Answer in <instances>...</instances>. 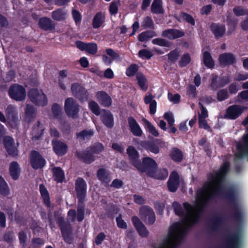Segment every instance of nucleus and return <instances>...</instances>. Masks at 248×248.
Masks as SVG:
<instances>
[{
    "label": "nucleus",
    "mask_w": 248,
    "mask_h": 248,
    "mask_svg": "<svg viewBox=\"0 0 248 248\" xmlns=\"http://www.w3.org/2000/svg\"><path fill=\"white\" fill-rule=\"evenodd\" d=\"M57 221L60 228L63 240L67 244H71L74 241V239L72 235L73 230L71 224L66 223L62 217H58L57 218Z\"/></svg>",
    "instance_id": "6"
},
{
    "label": "nucleus",
    "mask_w": 248,
    "mask_h": 248,
    "mask_svg": "<svg viewBox=\"0 0 248 248\" xmlns=\"http://www.w3.org/2000/svg\"><path fill=\"white\" fill-rule=\"evenodd\" d=\"M37 109L32 105L27 104L25 109V121L30 123L35 118Z\"/></svg>",
    "instance_id": "30"
},
{
    "label": "nucleus",
    "mask_w": 248,
    "mask_h": 248,
    "mask_svg": "<svg viewBox=\"0 0 248 248\" xmlns=\"http://www.w3.org/2000/svg\"><path fill=\"white\" fill-rule=\"evenodd\" d=\"M138 69L139 67L137 64H131L129 67H128L126 68L125 72L126 75L129 77H133L138 72Z\"/></svg>",
    "instance_id": "55"
},
{
    "label": "nucleus",
    "mask_w": 248,
    "mask_h": 248,
    "mask_svg": "<svg viewBox=\"0 0 248 248\" xmlns=\"http://www.w3.org/2000/svg\"><path fill=\"white\" fill-rule=\"evenodd\" d=\"M88 107L91 111L96 116H99L101 112V109L98 104L93 100H91L89 102Z\"/></svg>",
    "instance_id": "51"
},
{
    "label": "nucleus",
    "mask_w": 248,
    "mask_h": 248,
    "mask_svg": "<svg viewBox=\"0 0 248 248\" xmlns=\"http://www.w3.org/2000/svg\"><path fill=\"white\" fill-rule=\"evenodd\" d=\"M39 191L41 196L43 199L44 203L47 207H50L51 206V202L50 200L49 194L43 184L39 185Z\"/></svg>",
    "instance_id": "38"
},
{
    "label": "nucleus",
    "mask_w": 248,
    "mask_h": 248,
    "mask_svg": "<svg viewBox=\"0 0 248 248\" xmlns=\"http://www.w3.org/2000/svg\"><path fill=\"white\" fill-rule=\"evenodd\" d=\"M96 176L101 183L106 185L111 181L110 174L104 168L99 169L97 171Z\"/></svg>",
    "instance_id": "36"
},
{
    "label": "nucleus",
    "mask_w": 248,
    "mask_h": 248,
    "mask_svg": "<svg viewBox=\"0 0 248 248\" xmlns=\"http://www.w3.org/2000/svg\"><path fill=\"white\" fill-rule=\"evenodd\" d=\"M30 164L33 169L38 170L44 168L46 161L38 151L32 150L30 154Z\"/></svg>",
    "instance_id": "12"
},
{
    "label": "nucleus",
    "mask_w": 248,
    "mask_h": 248,
    "mask_svg": "<svg viewBox=\"0 0 248 248\" xmlns=\"http://www.w3.org/2000/svg\"><path fill=\"white\" fill-rule=\"evenodd\" d=\"M100 120L107 127L111 128L114 126V117L111 111L105 108L101 109Z\"/></svg>",
    "instance_id": "20"
},
{
    "label": "nucleus",
    "mask_w": 248,
    "mask_h": 248,
    "mask_svg": "<svg viewBox=\"0 0 248 248\" xmlns=\"http://www.w3.org/2000/svg\"><path fill=\"white\" fill-rule=\"evenodd\" d=\"M8 94L11 99L16 101H22L26 98V92L23 86L15 83L10 86Z\"/></svg>",
    "instance_id": "8"
},
{
    "label": "nucleus",
    "mask_w": 248,
    "mask_h": 248,
    "mask_svg": "<svg viewBox=\"0 0 248 248\" xmlns=\"http://www.w3.org/2000/svg\"><path fill=\"white\" fill-rule=\"evenodd\" d=\"M247 131H248V127H247ZM244 144L238 143L237 145V149L238 151L244 150L248 151V133L243 136Z\"/></svg>",
    "instance_id": "57"
},
{
    "label": "nucleus",
    "mask_w": 248,
    "mask_h": 248,
    "mask_svg": "<svg viewBox=\"0 0 248 248\" xmlns=\"http://www.w3.org/2000/svg\"><path fill=\"white\" fill-rule=\"evenodd\" d=\"M127 122L129 129L132 134L137 137L141 136L142 134V129L135 119L132 116H130L127 118Z\"/></svg>",
    "instance_id": "23"
},
{
    "label": "nucleus",
    "mask_w": 248,
    "mask_h": 248,
    "mask_svg": "<svg viewBox=\"0 0 248 248\" xmlns=\"http://www.w3.org/2000/svg\"><path fill=\"white\" fill-rule=\"evenodd\" d=\"M141 219L147 225H153L155 221V215L153 209L149 206H143L140 209Z\"/></svg>",
    "instance_id": "11"
},
{
    "label": "nucleus",
    "mask_w": 248,
    "mask_h": 248,
    "mask_svg": "<svg viewBox=\"0 0 248 248\" xmlns=\"http://www.w3.org/2000/svg\"><path fill=\"white\" fill-rule=\"evenodd\" d=\"M9 194V187L4 178L0 175V195L3 197H6Z\"/></svg>",
    "instance_id": "45"
},
{
    "label": "nucleus",
    "mask_w": 248,
    "mask_h": 248,
    "mask_svg": "<svg viewBox=\"0 0 248 248\" xmlns=\"http://www.w3.org/2000/svg\"><path fill=\"white\" fill-rule=\"evenodd\" d=\"M180 184V176L176 171H173L171 172L167 182V187L168 190L170 192H175L179 186Z\"/></svg>",
    "instance_id": "16"
},
{
    "label": "nucleus",
    "mask_w": 248,
    "mask_h": 248,
    "mask_svg": "<svg viewBox=\"0 0 248 248\" xmlns=\"http://www.w3.org/2000/svg\"><path fill=\"white\" fill-rule=\"evenodd\" d=\"M107 54L111 58L106 55L102 56L103 62L107 65H109L112 63V60H117L120 58L119 54L115 52L112 48H107L106 49Z\"/></svg>",
    "instance_id": "31"
},
{
    "label": "nucleus",
    "mask_w": 248,
    "mask_h": 248,
    "mask_svg": "<svg viewBox=\"0 0 248 248\" xmlns=\"http://www.w3.org/2000/svg\"><path fill=\"white\" fill-rule=\"evenodd\" d=\"M180 16L183 20H185L190 25L192 26H194L195 25V21L192 16L184 12H181L180 13Z\"/></svg>",
    "instance_id": "56"
},
{
    "label": "nucleus",
    "mask_w": 248,
    "mask_h": 248,
    "mask_svg": "<svg viewBox=\"0 0 248 248\" xmlns=\"http://www.w3.org/2000/svg\"><path fill=\"white\" fill-rule=\"evenodd\" d=\"M28 95L31 102L36 106L44 107L47 104V98L42 90L31 89Z\"/></svg>",
    "instance_id": "5"
},
{
    "label": "nucleus",
    "mask_w": 248,
    "mask_h": 248,
    "mask_svg": "<svg viewBox=\"0 0 248 248\" xmlns=\"http://www.w3.org/2000/svg\"><path fill=\"white\" fill-rule=\"evenodd\" d=\"M80 107L77 101L72 97H68L65 100L64 111L67 116L70 118L76 119L78 117Z\"/></svg>",
    "instance_id": "7"
},
{
    "label": "nucleus",
    "mask_w": 248,
    "mask_h": 248,
    "mask_svg": "<svg viewBox=\"0 0 248 248\" xmlns=\"http://www.w3.org/2000/svg\"><path fill=\"white\" fill-rule=\"evenodd\" d=\"M172 207L174 212L176 215L183 217L185 215L182 206L178 202H174L172 203Z\"/></svg>",
    "instance_id": "54"
},
{
    "label": "nucleus",
    "mask_w": 248,
    "mask_h": 248,
    "mask_svg": "<svg viewBox=\"0 0 248 248\" xmlns=\"http://www.w3.org/2000/svg\"><path fill=\"white\" fill-rule=\"evenodd\" d=\"M52 176L53 179L57 183H62L65 179L64 171L60 167H54L52 170Z\"/></svg>",
    "instance_id": "34"
},
{
    "label": "nucleus",
    "mask_w": 248,
    "mask_h": 248,
    "mask_svg": "<svg viewBox=\"0 0 248 248\" xmlns=\"http://www.w3.org/2000/svg\"><path fill=\"white\" fill-rule=\"evenodd\" d=\"M3 143L4 148L7 154L12 157H16L18 155V150L15 146L14 139L9 136L3 137Z\"/></svg>",
    "instance_id": "13"
},
{
    "label": "nucleus",
    "mask_w": 248,
    "mask_h": 248,
    "mask_svg": "<svg viewBox=\"0 0 248 248\" xmlns=\"http://www.w3.org/2000/svg\"><path fill=\"white\" fill-rule=\"evenodd\" d=\"M141 26L144 29H154L155 25L152 18L149 16L144 18L141 23Z\"/></svg>",
    "instance_id": "53"
},
{
    "label": "nucleus",
    "mask_w": 248,
    "mask_h": 248,
    "mask_svg": "<svg viewBox=\"0 0 248 248\" xmlns=\"http://www.w3.org/2000/svg\"><path fill=\"white\" fill-rule=\"evenodd\" d=\"M151 11L155 14H163L164 10L163 7L162 0H154L151 4Z\"/></svg>",
    "instance_id": "37"
},
{
    "label": "nucleus",
    "mask_w": 248,
    "mask_h": 248,
    "mask_svg": "<svg viewBox=\"0 0 248 248\" xmlns=\"http://www.w3.org/2000/svg\"><path fill=\"white\" fill-rule=\"evenodd\" d=\"M51 144L53 151L59 156H62L67 152V145L59 140L53 139L51 141Z\"/></svg>",
    "instance_id": "18"
},
{
    "label": "nucleus",
    "mask_w": 248,
    "mask_h": 248,
    "mask_svg": "<svg viewBox=\"0 0 248 248\" xmlns=\"http://www.w3.org/2000/svg\"><path fill=\"white\" fill-rule=\"evenodd\" d=\"M169 155L170 158L175 162H180L183 159V152L178 148H173Z\"/></svg>",
    "instance_id": "43"
},
{
    "label": "nucleus",
    "mask_w": 248,
    "mask_h": 248,
    "mask_svg": "<svg viewBox=\"0 0 248 248\" xmlns=\"http://www.w3.org/2000/svg\"><path fill=\"white\" fill-rule=\"evenodd\" d=\"M152 43L160 46L169 47L170 43L163 38H157L152 40Z\"/></svg>",
    "instance_id": "59"
},
{
    "label": "nucleus",
    "mask_w": 248,
    "mask_h": 248,
    "mask_svg": "<svg viewBox=\"0 0 248 248\" xmlns=\"http://www.w3.org/2000/svg\"><path fill=\"white\" fill-rule=\"evenodd\" d=\"M71 90L73 95L79 101L85 102L88 100L89 93L80 83L76 82L72 84Z\"/></svg>",
    "instance_id": "9"
},
{
    "label": "nucleus",
    "mask_w": 248,
    "mask_h": 248,
    "mask_svg": "<svg viewBox=\"0 0 248 248\" xmlns=\"http://www.w3.org/2000/svg\"><path fill=\"white\" fill-rule=\"evenodd\" d=\"M87 184L82 177H78L75 182V190L78 200L77 206V221L80 222L85 217V201L87 194Z\"/></svg>",
    "instance_id": "2"
},
{
    "label": "nucleus",
    "mask_w": 248,
    "mask_h": 248,
    "mask_svg": "<svg viewBox=\"0 0 248 248\" xmlns=\"http://www.w3.org/2000/svg\"><path fill=\"white\" fill-rule=\"evenodd\" d=\"M191 57L189 53L183 54L179 61V66L181 68L186 66L191 62Z\"/></svg>",
    "instance_id": "52"
},
{
    "label": "nucleus",
    "mask_w": 248,
    "mask_h": 248,
    "mask_svg": "<svg viewBox=\"0 0 248 248\" xmlns=\"http://www.w3.org/2000/svg\"><path fill=\"white\" fill-rule=\"evenodd\" d=\"M185 33L183 31L176 29H168L163 31L161 35L170 40H174L184 36Z\"/></svg>",
    "instance_id": "25"
},
{
    "label": "nucleus",
    "mask_w": 248,
    "mask_h": 248,
    "mask_svg": "<svg viewBox=\"0 0 248 248\" xmlns=\"http://www.w3.org/2000/svg\"><path fill=\"white\" fill-rule=\"evenodd\" d=\"M45 129L44 124L38 121L32 127L31 140H40L44 134Z\"/></svg>",
    "instance_id": "24"
},
{
    "label": "nucleus",
    "mask_w": 248,
    "mask_h": 248,
    "mask_svg": "<svg viewBox=\"0 0 248 248\" xmlns=\"http://www.w3.org/2000/svg\"><path fill=\"white\" fill-rule=\"evenodd\" d=\"M241 237L238 231H235L227 236L224 239V248H240Z\"/></svg>",
    "instance_id": "10"
},
{
    "label": "nucleus",
    "mask_w": 248,
    "mask_h": 248,
    "mask_svg": "<svg viewBox=\"0 0 248 248\" xmlns=\"http://www.w3.org/2000/svg\"><path fill=\"white\" fill-rule=\"evenodd\" d=\"M210 29L216 39L223 37L226 31L225 27L223 24L212 23L210 26Z\"/></svg>",
    "instance_id": "32"
},
{
    "label": "nucleus",
    "mask_w": 248,
    "mask_h": 248,
    "mask_svg": "<svg viewBox=\"0 0 248 248\" xmlns=\"http://www.w3.org/2000/svg\"><path fill=\"white\" fill-rule=\"evenodd\" d=\"M126 151L130 163L135 167L140 160L139 159L140 156L138 152L136 150L134 147L131 145L127 147Z\"/></svg>",
    "instance_id": "29"
},
{
    "label": "nucleus",
    "mask_w": 248,
    "mask_h": 248,
    "mask_svg": "<svg viewBox=\"0 0 248 248\" xmlns=\"http://www.w3.org/2000/svg\"><path fill=\"white\" fill-rule=\"evenodd\" d=\"M224 221L223 217L221 215L215 216L210 221L209 224L210 229L212 231H218L223 224Z\"/></svg>",
    "instance_id": "33"
},
{
    "label": "nucleus",
    "mask_w": 248,
    "mask_h": 248,
    "mask_svg": "<svg viewBox=\"0 0 248 248\" xmlns=\"http://www.w3.org/2000/svg\"><path fill=\"white\" fill-rule=\"evenodd\" d=\"M201 216L196 214L192 218H189V216H185V218L182 220V223H186L188 227H192L193 225L198 223Z\"/></svg>",
    "instance_id": "49"
},
{
    "label": "nucleus",
    "mask_w": 248,
    "mask_h": 248,
    "mask_svg": "<svg viewBox=\"0 0 248 248\" xmlns=\"http://www.w3.org/2000/svg\"><path fill=\"white\" fill-rule=\"evenodd\" d=\"M52 112L55 118H58L62 112V108L57 103H54L51 108Z\"/></svg>",
    "instance_id": "61"
},
{
    "label": "nucleus",
    "mask_w": 248,
    "mask_h": 248,
    "mask_svg": "<svg viewBox=\"0 0 248 248\" xmlns=\"http://www.w3.org/2000/svg\"><path fill=\"white\" fill-rule=\"evenodd\" d=\"M133 224L139 235L142 238H146L149 235V231L144 224L137 216H133L131 218Z\"/></svg>",
    "instance_id": "17"
},
{
    "label": "nucleus",
    "mask_w": 248,
    "mask_h": 248,
    "mask_svg": "<svg viewBox=\"0 0 248 248\" xmlns=\"http://www.w3.org/2000/svg\"><path fill=\"white\" fill-rule=\"evenodd\" d=\"M231 170V164L229 161L225 160L219 170L214 174L209 173L207 174V181L203 185V187L198 190L197 195L198 198L203 197L205 192L217 184V187L209 195V199L214 195H219L232 206L233 213L231 217L238 222H241L243 218V211L239 203L238 193L236 188L232 186L222 189V184L227 174Z\"/></svg>",
    "instance_id": "1"
},
{
    "label": "nucleus",
    "mask_w": 248,
    "mask_h": 248,
    "mask_svg": "<svg viewBox=\"0 0 248 248\" xmlns=\"http://www.w3.org/2000/svg\"><path fill=\"white\" fill-rule=\"evenodd\" d=\"M142 121L144 123V125L145 129L147 130L150 134L155 137H158L159 136V133L158 131L148 120L145 118H143Z\"/></svg>",
    "instance_id": "48"
},
{
    "label": "nucleus",
    "mask_w": 248,
    "mask_h": 248,
    "mask_svg": "<svg viewBox=\"0 0 248 248\" xmlns=\"http://www.w3.org/2000/svg\"><path fill=\"white\" fill-rule=\"evenodd\" d=\"M218 61L220 65L223 66L232 65L236 62L235 56L230 52L220 54L218 57Z\"/></svg>",
    "instance_id": "22"
},
{
    "label": "nucleus",
    "mask_w": 248,
    "mask_h": 248,
    "mask_svg": "<svg viewBox=\"0 0 248 248\" xmlns=\"http://www.w3.org/2000/svg\"><path fill=\"white\" fill-rule=\"evenodd\" d=\"M228 93L226 89H222L217 93V98L219 101H222L228 98Z\"/></svg>",
    "instance_id": "63"
},
{
    "label": "nucleus",
    "mask_w": 248,
    "mask_h": 248,
    "mask_svg": "<svg viewBox=\"0 0 248 248\" xmlns=\"http://www.w3.org/2000/svg\"><path fill=\"white\" fill-rule=\"evenodd\" d=\"M75 155L79 160L86 164H90L95 160V156L88 148L82 152L76 151Z\"/></svg>",
    "instance_id": "19"
},
{
    "label": "nucleus",
    "mask_w": 248,
    "mask_h": 248,
    "mask_svg": "<svg viewBox=\"0 0 248 248\" xmlns=\"http://www.w3.org/2000/svg\"><path fill=\"white\" fill-rule=\"evenodd\" d=\"M165 206V204L164 202L156 201L154 202V208L157 214L160 215L163 214Z\"/></svg>",
    "instance_id": "60"
},
{
    "label": "nucleus",
    "mask_w": 248,
    "mask_h": 248,
    "mask_svg": "<svg viewBox=\"0 0 248 248\" xmlns=\"http://www.w3.org/2000/svg\"><path fill=\"white\" fill-rule=\"evenodd\" d=\"M87 148L93 155L100 153L103 152L104 149V146L100 142H96L93 145L90 146Z\"/></svg>",
    "instance_id": "50"
},
{
    "label": "nucleus",
    "mask_w": 248,
    "mask_h": 248,
    "mask_svg": "<svg viewBox=\"0 0 248 248\" xmlns=\"http://www.w3.org/2000/svg\"><path fill=\"white\" fill-rule=\"evenodd\" d=\"M139 57L142 59H150L153 56V53L147 49H142L139 51Z\"/></svg>",
    "instance_id": "58"
},
{
    "label": "nucleus",
    "mask_w": 248,
    "mask_h": 248,
    "mask_svg": "<svg viewBox=\"0 0 248 248\" xmlns=\"http://www.w3.org/2000/svg\"><path fill=\"white\" fill-rule=\"evenodd\" d=\"M142 147L147 151L155 154L159 153L160 149L156 143L152 141H145L142 143Z\"/></svg>",
    "instance_id": "41"
},
{
    "label": "nucleus",
    "mask_w": 248,
    "mask_h": 248,
    "mask_svg": "<svg viewBox=\"0 0 248 248\" xmlns=\"http://www.w3.org/2000/svg\"><path fill=\"white\" fill-rule=\"evenodd\" d=\"M66 12L63 8H59L52 12V18L56 21H61L66 18Z\"/></svg>",
    "instance_id": "42"
},
{
    "label": "nucleus",
    "mask_w": 248,
    "mask_h": 248,
    "mask_svg": "<svg viewBox=\"0 0 248 248\" xmlns=\"http://www.w3.org/2000/svg\"><path fill=\"white\" fill-rule=\"evenodd\" d=\"M202 62L204 65L210 69H213L215 67V62L211 53L208 51H205L202 53Z\"/></svg>",
    "instance_id": "40"
},
{
    "label": "nucleus",
    "mask_w": 248,
    "mask_h": 248,
    "mask_svg": "<svg viewBox=\"0 0 248 248\" xmlns=\"http://www.w3.org/2000/svg\"><path fill=\"white\" fill-rule=\"evenodd\" d=\"M186 223L176 222L172 224L169 228V235L171 237L173 243L180 244V240L186 235L188 232V227L181 230V225Z\"/></svg>",
    "instance_id": "4"
},
{
    "label": "nucleus",
    "mask_w": 248,
    "mask_h": 248,
    "mask_svg": "<svg viewBox=\"0 0 248 248\" xmlns=\"http://www.w3.org/2000/svg\"><path fill=\"white\" fill-rule=\"evenodd\" d=\"M9 172L13 180H16L18 179L20 175V168L17 162L13 161L10 163Z\"/></svg>",
    "instance_id": "39"
},
{
    "label": "nucleus",
    "mask_w": 248,
    "mask_h": 248,
    "mask_svg": "<svg viewBox=\"0 0 248 248\" xmlns=\"http://www.w3.org/2000/svg\"><path fill=\"white\" fill-rule=\"evenodd\" d=\"M243 111V107L238 105H233L226 109L224 118L229 120H235L241 116Z\"/></svg>",
    "instance_id": "14"
},
{
    "label": "nucleus",
    "mask_w": 248,
    "mask_h": 248,
    "mask_svg": "<svg viewBox=\"0 0 248 248\" xmlns=\"http://www.w3.org/2000/svg\"><path fill=\"white\" fill-rule=\"evenodd\" d=\"M95 97L99 104L104 107H109L112 104L111 97L104 91L97 92Z\"/></svg>",
    "instance_id": "21"
},
{
    "label": "nucleus",
    "mask_w": 248,
    "mask_h": 248,
    "mask_svg": "<svg viewBox=\"0 0 248 248\" xmlns=\"http://www.w3.org/2000/svg\"><path fill=\"white\" fill-rule=\"evenodd\" d=\"M119 211L120 209L118 206L113 203H109L106 209L107 217L110 219H113Z\"/></svg>",
    "instance_id": "44"
},
{
    "label": "nucleus",
    "mask_w": 248,
    "mask_h": 248,
    "mask_svg": "<svg viewBox=\"0 0 248 248\" xmlns=\"http://www.w3.org/2000/svg\"><path fill=\"white\" fill-rule=\"evenodd\" d=\"M168 176V171L167 169L162 168L156 170V171L154 172L153 176L151 178L158 180H163L167 178Z\"/></svg>",
    "instance_id": "47"
},
{
    "label": "nucleus",
    "mask_w": 248,
    "mask_h": 248,
    "mask_svg": "<svg viewBox=\"0 0 248 248\" xmlns=\"http://www.w3.org/2000/svg\"><path fill=\"white\" fill-rule=\"evenodd\" d=\"M227 23L228 26L229 27V30L228 31V33H231L230 30H232V31L235 30L237 25V21L234 18L228 17L227 18Z\"/></svg>",
    "instance_id": "62"
},
{
    "label": "nucleus",
    "mask_w": 248,
    "mask_h": 248,
    "mask_svg": "<svg viewBox=\"0 0 248 248\" xmlns=\"http://www.w3.org/2000/svg\"><path fill=\"white\" fill-rule=\"evenodd\" d=\"M72 16L76 25H79L81 21V15L79 12L77 10H73Z\"/></svg>",
    "instance_id": "64"
},
{
    "label": "nucleus",
    "mask_w": 248,
    "mask_h": 248,
    "mask_svg": "<svg viewBox=\"0 0 248 248\" xmlns=\"http://www.w3.org/2000/svg\"><path fill=\"white\" fill-rule=\"evenodd\" d=\"M136 78L140 88L142 90L146 91L148 89L147 85V80L143 74L141 73H138L136 75Z\"/></svg>",
    "instance_id": "46"
},
{
    "label": "nucleus",
    "mask_w": 248,
    "mask_h": 248,
    "mask_svg": "<svg viewBox=\"0 0 248 248\" xmlns=\"http://www.w3.org/2000/svg\"><path fill=\"white\" fill-rule=\"evenodd\" d=\"M75 45L80 50L85 51L91 55H95L97 52V45L95 43H85L78 40L76 41Z\"/></svg>",
    "instance_id": "15"
},
{
    "label": "nucleus",
    "mask_w": 248,
    "mask_h": 248,
    "mask_svg": "<svg viewBox=\"0 0 248 248\" xmlns=\"http://www.w3.org/2000/svg\"><path fill=\"white\" fill-rule=\"evenodd\" d=\"M94 135L93 129H85L76 133V138L79 142H86L89 141Z\"/></svg>",
    "instance_id": "26"
},
{
    "label": "nucleus",
    "mask_w": 248,
    "mask_h": 248,
    "mask_svg": "<svg viewBox=\"0 0 248 248\" xmlns=\"http://www.w3.org/2000/svg\"><path fill=\"white\" fill-rule=\"evenodd\" d=\"M135 167L140 173H145L149 177L153 176L154 172L156 171L158 165L156 161L151 157L146 156L140 160Z\"/></svg>",
    "instance_id": "3"
},
{
    "label": "nucleus",
    "mask_w": 248,
    "mask_h": 248,
    "mask_svg": "<svg viewBox=\"0 0 248 248\" xmlns=\"http://www.w3.org/2000/svg\"><path fill=\"white\" fill-rule=\"evenodd\" d=\"M38 25L40 28L46 31L53 30L55 28V24L47 17L40 18L38 21Z\"/></svg>",
    "instance_id": "28"
},
{
    "label": "nucleus",
    "mask_w": 248,
    "mask_h": 248,
    "mask_svg": "<svg viewBox=\"0 0 248 248\" xmlns=\"http://www.w3.org/2000/svg\"><path fill=\"white\" fill-rule=\"evenodd\" d=\"M106 21L105 13L103 12H97L92 20V27L93 29H98L101 27Z\"/></svg>",
    "instance_id": "27"
},
{
    "label": "nucleus",
    "mask_w": 248,
    "mask_h": 248,
    "mask_svg": "<svg viewBox=\"0 0 248 248\" xmlns=\"http://www.w3.org/2000/svg\"><path fill=\"white\" fill-rule=\"evenodd\" d=\"M6 116L11 123H15L17 120V112L16 108L11 105L7 106L5 110Z\"/></svg>",
    "instance_id": "35"
}]
</instances>
